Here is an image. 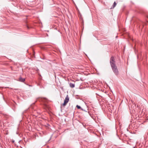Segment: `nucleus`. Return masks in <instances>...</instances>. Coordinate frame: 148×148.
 Returning a JSON list of instances; mask_svg holds the SVG:
<instances>
[{"label":"nucleus","instance_id":"nucleus-1","mask_svg":"<svg viewBox=\"0 0 148 148\" xmlns=\"http://www.w3.org/2000/svg\"><path fill=\"white\" fill-rule=\"evenodd\" d=\"M110 63L113 72L116 75H118L119 74V71L117 67L116 66L114 57L112 56L111 57L110 60Z\"/></svg>","mask_w":148,"mask_h":148},{"label":"nucleus","instance_id":"nucleus-2","mask_svg":"<svg viewBox=\"0 0 148 148\" xmlns=\"http://www.w3.org/2000/svg\"><path fill=\"white\" fill-rule=\"evenodd\" d=\"M69 99L68 95L66 97L65 100L64 101V103L62 104V106H64L67 104L69 101Z\"/></svg>","mask_w":148,"mask_h":148},{"label":"nucleus","instance_id":"nucleus-3","mask_svg":"<svg viewBox=\"0 0 148 148\" xmlns=\"http://www.w3.org/2000/svg\"><path fill=\"white\" fill-rule=\"evenodd\" d=\"M18 81L22 82H24L25 81V79L21 77H20L18 78Z\"/></svg>","mask_w":148,"mask_h":148},{"label":"nucleus","instance_id":"nucleus-4","mask_svg":"<svg viewBox=\"0 0 148 148\" xmlns=\"http://www.w3.org/2000/svg\"><path fill=\"white\" fill-rule=\"evenodd\" d=\"M116 2L115 1L114 2L112 7L110 8V9H112V8H114L116 6Z\"/></svg>","mask_w":148,"mask_h":148},{"label":"nucleus","instance_id":"nucleus-5","mask_svg":"<svg viewBox=\"0 0 148 148\" xmlns=\"http://www.w3.org/2000/svg\"><path fill=\"white\" fill-rule=\"evenodd\" d=\"M69 85L70 87L72 88L74 87L75 86V84L72 83H70Z\"/></svg>","mask_w":148,"mask_h":148},{"label":"nucleus","instance_id":"nucleus-6","mask_svg":"<svg viewBox=\"0 0 148 148\" xmlns=\"http://www.w3.org/2000/svg\"><path fill=\"white\" fill-rule=\"evenodd\" d=\"M76 107L78 109H81L82 110L85 111V110L83 109L80 106H79L77 105V106H76Z\"/></svg>","mask_w":148,"mask_h":148},{"label":"nucleus","instance_id":"nucleus-7","mask_svg":"<svg viewBox=\"0 0 148 148\" xmlns=\"http://www.w3.org/2000/svg\"><path fill=\"white\" fill-rule=\"evenodd\" d=\"M27 28L28 29L29 28V27L28 26H27Z\"/></svg>","mask_w":148,"mask_h":148}]
</instances>
